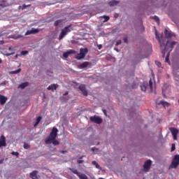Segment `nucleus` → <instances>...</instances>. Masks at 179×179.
Listing matches in <instances>:
<instances>
[{
	"label": "nucleus",
	"mask_w": 179,
	"mask_h": 179,
	"mask_svg": "<svg viewBox=\"0 0 179 179\" xmlns=\"http://www.w3.org/2000/svg\"><path fill=\"white\" fill-rule=\"evenodd\" d=\"M155 36L157 40H158L160 44L162 57L163 58H164V57H166V51L169 50V52H171L173 48H174V45L177 44V42L172 41L171 43H169V41H166V38H162V39H160V37L159 36V35H157V34H155Z\"/></svg>",
	"instance_id": "obj_1"
},
{
	"label": "nucleus",
	"mask_w": 179,
	"mask_h": 179,
	"mask_svg": "<svg viewBox=\"0 0 179 179\" xmlns=\"http://www.w3.org/2000/svg\"><path fill=\"white\" fill-rule=\"evenodd\" d=\"M57 136H58V129H57V127H53L49 136L46 138V139L45 140V143L46 145H50L51 141H54L55 139H57Z\"/></svg>",
	"instance_id": "obj_2"
},
{
	"label": "nucleus",
	"mask_w": 179,
	"mask_h": 179,
	"mask_svg": "<svg viewBox=\"0 0 179 179\" xmlns=\"http://www.w3.org/2000/svg\"><path fill=\"white\" fill-rule=\"evenodd\" d=\"M73 30V28H72V25H69L67 27H65L63 29H62V31L60 33V35L59 36V40H62L68 33H71Z\"/></svg>",
	"instance_id": "obj_3"
},
{
	"label": "nucleus",
	"mask_w": 179,
	"mask_h": 179,
	"mask_svg": "<svg viewBox=\"0 0 179 179\" xmlns=\"http://www.w3.org/2000/svg\"><path fill=\"white\" fill-rule=\"evenodd\" d=\"M179 166V155H176L172 159L169 169H177Z\"/></svg>",
	"instance_id": "obj_4"
},
{
	"label": "nucleus",
	"mask_w": 179,
	"mask_h": 179,
	"mask_svg": "<svg viewBox=\"0 0 179 179\" xmlns=\"http://www.w3.org/2000/svg\"><path fill=\"white\" fill-rule=\"evenodd\" d=\"M88 51L87 48H81L80 53L76 56V59H83V58L86 57V54H87Z\"/></svg>",
	"instance_id": "obj_5"
},
{
	"label": "nucleus",
	"mask_w": 179,
	"mask_h": 179,
	"mask_svg": "<svg viewBox=\"0 0 179 179\" xmlns=\"http://www.w3.org/2000/svg\"><path fill=\"white\" fill-rule=\"evenodd\" d=\"M70 171H72L73 174L78 176V178L80 179H88L87 176L78 171V169L69 168Z\"/></svg>",
	"instance_id": "obj_6"
},
{
	"label": "nucleus",
	"mask_w": 179,
	"mask_h": 179,
	"mask_svg": "<svg viewBox=\"0 0 179 179\" xmlns=\"http://www.w3.org/2000/svg\"><path fill=\"white\" fill-rule=\"evenodd\" d=\"M178 71H179V65L178 64L173 65V75L175 80H177L178 82L179 80V75L177 74V72H178Z\"/></svg>",
	"instance_id": "obj_7"
},
{
	"label": "nucleus",
	"mask_w": 179,
	"mask_h": 179,
	"mask_svg": "<svg viewBox=\"0 0 179 179\" xmlns=\"http://www.w3.org/2000/svg\"><path fill=\"white\" fill-rule=\"evenodd\" d=\"M90 120L91 122H94V124H101L103 122V119L101 117L94 115V117H90Z\"/></svg>",
	"instance_id": "obj_8"
},
{
	"label": "nucleus",
	"mask_w": 179,
	"mask_h": 179,
	"mask_svg": "<svg viewBox=\"0 0 179 179\" xmlns=\"http://www.w3.org/2000/svg\"><path fill=\"white\" fill-rule=\"evenodd\" d=\"M164 34L166 37H162L160 40H162V38H166V40H167V38H171L172 37H176V34H174V33L171 31H169V30L167 29H165Z\"/></svg>",
	"instance_id": "obj_9"
},
{
	"label": "nucleus",
	"mask_w": 179,
	"mask_h": 179,
	"mask_svg": "<svg viewBox=\"0 0 179 179\" xmlns=\"http://www.w3.org/2000/svg\"><path fill=\"white\" fill-rule=\"evenodd\" d=\"M150 166H152V161L150 159L147 160L143 165L145 171H149L150 170Z\"/></svg>",
	"instance_id": "obj_10"
},
{
	"label": "nucleus",
	"mask_w": 179,
	"mask_h": 179,
	"mask_svg": "<svg viewBox=\"0 0 179 179\" xmlns=\"http://www.w3.org/2000/svg\"><path fill=\"white\" fill-rule=\"evenodd\" d=\"M170 131L172 134V136L173 138V141H177V135H178V129L172 127L170 129Z\"/></svg>",
	"instance_id": "obj_11"
},
{
	"label": "nucleus",
	"mask_w": 179,
	"mask_h": 179,
	"mask_svg": "<svg viewBox=\"0 0 179 179\" xmlns=\"http://www.w3.org/2000/svg\"><path fill=\"white\" fill-rule=\"evenodd\" d=\"M40 30H38V29L32 28L31 29L27 31L25 36H29L30 34H37V33Z\"/></svg>",
	"instance_id": "obj_12"
},
{
	"label": "nucleus",
	"mask_w": 179,
	"mask_h": 179,
	"mask_svg": "<svg viewBox=\"0 0 179 179\" xmlns=\"http://www.w3.org/2000/svg\"><path fill=\"white\" fill-rule=\"evenodd\" d=\"M78 89L82 92L83 96H87V90H86V87L85 85H81L78 87Z\"/></svg>",
	"instance_id": "obj_13"
},
{
	"label": "nucleus",
	"mask_w": 179,
	"mask_h": 179,
	"mask_svg": "<svg viewBox=\"0 0 179 179\" xmlns=\"http://www.w3.org/2000/svg\"><path fill=\"white\" fill-rule=\"evenodd\" d=\"M2 146H6V138L4 136L0 137V148H2Z\"/></svg>",
	"instance_id": "obj_14"
},
{
	"label": "nucleus",
	"mask_w": 179,
	"mask_h": 179,
	"mask_svg": "<svg viewBox=\"0 0 179 179\" xmlns=\"http://www.w3.org/2000/svg\"><path fill=\"white\" fill-rule=\"evenodd\" d=\"M71 54H76V51L70 50L63 54L64 58H68Z\"/></svg>",
	"instance_id": "obj_15"
},
{
	"label": "nucleus",
	"mask_w": 179,
	"mask_h": 179,
	"mask_svg": "<svg viewBox=\"0 0 179 179\" xmlns=\"http://www.w3.org/2000/svg\"><path fill=\"white\" fill-rule=\"evenodd\" d=\"M90 65V62H85L83 64H80L78 66L79 69H85V68H87Z\"/></svg>",
	"instance_id": "obj_16"
},
{
	"label": "nucleus",
	"mask_w": 179,
	"mask_h": 179,
	"mask_svg": "<svg viewBox=\"0 0 179 179\" xmlns=\"http://www.w3.org/2000/svg\"><path fill=\"white\" fill-rule=\"evenodd\" d=\"M8 98L3 95L0 94V104L1 106H3L5 103H6Z\"/></svg>",
	"instance_id": "obj_17"
},
{
	"label": "nucleus",
	"mask_w": 179,
	"mask_h": 179,
	"mask_svg": "<svg viewBox=\"0 0 179 179\" xmlns=\"http://www.w3.org/2000/svg\"><path fill=\"white\" fill-rule=\"evenodd\" d=\"M47 89L54 92V90H57V89H58V84H52L49 85Z\"/></svg>",
	"instance_id": "obj_18"
},
{
	"label": "nucleus",
	"mask_w": 179,
	"mask_h": 179,
	"mask_svg": "<svg viewBox=\"0 0 179 179\" xmlns=\"http://www.w3.org/2000/svg\"><path fill=\"white\" fill-rule=\"evenodd\" d=\"M38 172L37 171H33L30 174L29 177L32 179H37V173Z\"/></svg>",
	"instance_id": "obj_19"
},
{
	"label": "nucleus",
	"mask_w": 179,
	"mask_h": 179,
	"mask_svg": "<svg viewBox=\"0 0 179 179\" xmlns=\"http://www.w3.org/2000/svg\"><path fill=\"white\" fill-rule=\"evenodd\" d=\"M21 38H22V36L17 35V34H13L8 37V38H13L14 40H17Z\"/></svg>",
	"instance_id": "obj_20"
},
{
	"label": "nucleus",
	"mask_w": 179,
	"mask_h": 179,
	"mask_svg": "<svg viewBox=\"0 0 179 179\" xmlns=\"http://www.w3.org/2000/svg\"><path fill=\"white\" fill-rule=\"evenodd\" d=\"M29 86V83H22L21 85H19V89H24L25 87H27Z\"/></svg>",
	"instance_id": "obj_21"
},
{
	"label": "nucleus",
	"mask_w": 179,
	"mask_h": 179,
	"mask_svg": "<svg viewBox=\"0 0 179 179\" xmlns=\"http://www.w3.org/2000/svg\"><path fill=\"white\" fill-rule=\"evenodd\" d=\"M117 3H119V1H117L115 0H113L108 2L109 6H115V5H117Z\"/></svg>",
	"instance_id": "obj_22"
},
{
	"label": "nucleus",
	"mask_w": 179,
	"mask_h": 179,
	"mask_svg": "<svg viewBox=\"0 0 179 179\" xmlns=\"http://www.w3.org/2000/svg\"><path fill=\"white\" fill-rule=\"evenodd\" d=\"M92 164H93V166H95L96 169H98L99 170H101V167H100V165L97 163V162L92 161Z\"/></svg>",
	"instance_id": "obj_23"
},
{
	"label": "nucleus",
	"mask_w": 179,
	"mask_h": 179,
	"mask_svg": "<svg viewBox=\"0 0 179 179\" xmlns=\"http://www.w3.org/2000/svg\"><path fill=\"white\" fill-rule=\"evenodd\" d=\"M159 104H162V106H164V107H169V106H170V103H169V102H166L165 101H160Z\"/></svg>",
	"instance_id": "obj_24"
},
{
	"label": "nucleus",
	"mask_w": 179,
	"mask_h": 179,
	"mask_svg": "<svg viewBox=\"0 0 179 179\" xmlns=\"http://www.w3.org/2000/svg\"><path fill=\"white\" fill-rule=\"evenodd\" d=\"M50 143H52L55 146H58V145H59V141L55 138V140H51Z\"/></svg>",
	"instance_id": "obj_25"
},
{
	"label": "nucleus",
	"mask_w": 179,
	"mask_h": 179,
	"mask_svg": "<svg viewBox=\"0 0 179 179\" xmlns=\"http://www.w3.org/2000/svg\"><path fill=\"white\" fill-rule=\"evenodd\" d=\"M169 58H170V52L167 53L166 57L165 58V62H166L167 64H170Z\"/></svg>",
	"instance_id": "obj_26"
},
{
	"label": "nucleus",
	"mask_w": 179,
	"mask_h": 179,
	"mask_svg": "<svg viewBox=\"0 0 179 179\" xmlns=\"http://www.w3.org/2000/svg\"><path fill=\"white\" fill-rule=\"evenodd\" d=\"M40 121H41V116L36 117V122L34 124V127H37L40 124Z\"/></svg>",
	"instance_id": "obj_27"
},
{
	"label": "nucleus",
	"mask_w": 179,
	"mask_h": 179,
	"mask_svg": "<svg viewBox=\"0 0 179 179\" xmlns=\"http://www.w3.org/2000/svg\"><path fill=\"white\" fill-rule=\"evenodd\" d=\"M83 157H85V156H81L79 157V159L77 160V163L78 164H82V163H83V160H82V159H83Z\"/></svg>",
	"instance_id": "obj_28"
},
{
	"label": "nucleus",
	"mask_w": 179,
	"mask_h": 179,
	"mask_svg": "<svg viewBox=\"0 0 179 179\" xmlns=\"http://www.w3.org/2000/svg\"><path fill=\"white\" fill-rule=\"evenodd\" d=\"M149 86H150V90H153V82L152 81V79H150L149 80Z\"/></svg>",
	"instance_id": "obj_29"
},
{
	"label": "nucleus",
	"mask_w": 179,
	"mask_h": 179,
	"mask_svg": "<svg viewBox=\"0 0 179 179\" xmlns=\"http://www.w3.org/2000/svg\"><path fill=\"white\" fill-rule=\"evenodd\" d=\"M61 23H62V20H58L55 22V26H56V27L59 26V24H61Z\"/></svg>",
	"instance_id": "obj_30"
},
{
	"label": "nucleus",
	"mask_w": 179,
	"mask_h": 179,
	"mask_svg": "<svg viewBox=\"0 0 179 179\" xmlns=\"http://www.w3.org/2000/svg\"><path fill=\"white\" fill-rule=\"evenodd\" d=\"M152 19H154V20H155V22H157L158 24L160 23V20L159 19V17L154 16V17H152Z\"/></svg>",
	"instance_id": "obj_31"
},
{
	"label": "nucleus",
	"mask_w": 179,
	"mask_h": 179,
	"mask_svg": "<svg viewBox=\"0 0 179 179\" xmlns=\"http://www.w3.org/2000/svg\"><path fill=\"white\" fill-rule=\"evenodd\" d=\"M102 17L104 19L103 22H108V20H110L109 16L103 15Z\"/></svg>",
	"instance_id": "obj_32"
},
{
	"label": "nucleus",
	"mask_w": 179,
	"mask_h": 179,
	"mask_svg": "<svg viewBox=\"0 0 179 179\" xmlns=\"http://www.w3.org/2000/svg\"><path fill=\"white\" fill-rule=\"evenodd\" d=\"M141 89L142 92H146V85L145 84L142 85L141 86Z\"/></svg>",
	"instance_id": "obj_33"
},
{
	"label": "nucleus",
	"mask_w": 179,
	"mask_h": 179,
	"mask_svg": "<svg viewBox=\"0 0 179 179\" xmlns=\"http://www.w3.org/2000/svg\"><path fill=\"white\" fill-rule=\"evenodd\" d=\"M174 150H176V144L175 143H172L171 151V152H174Z\"/></svg>",
	"instance_id": "obj_34"
},
{
	"label": "nucleus",
	"mask_w": 179,
	"mask_h": 179,
	"mask_svg": "<svg viewBox=\"0 0 179 179\" xmlns=\"http://www.w3.org/2000/svg\"><path fill=\"white\" fill-rule=\"evenodd\" d=\"M27 54H29V51L27 50H23L21 52V55H27Z\"/></svg>",
	"instance_id": "obj_35"
},
{
	"label": "nucleus",
	"mask_w": 179,
	"mask_h": 179,
	"mask_svg": "<svg viewBox=\"0 0 179 179\" xmlns=\"http://www.w3.org/2000/svg\"><path fill=\"white\" fill-rule=\"evenodd\" d=\"M91 150H92V152H95V153H97V152H99V149L96 148V147L92 148L91 149Z\"/></svg>",
	"instance_id": "obj_36"
},
{
	"label": "nucleus",
	"mask_w": 179,
	"mask_h": 179,
	"mask_svg": "<svg viewBox=\"0 0 179 179\" xmlns=\"http://www.w3.org/2000/svg\"><path fill=\"white\" fill-rule=\"evenodd\" d=\"M20 71H22V69H18L16 71H12V73H14V74L19 73H20Z\"/></svg>",
	"instance_id": "obj_37"
},
{
	"label": "nucleus",
	"mask_w": 179,
	"mask_h": 179,
	"mask_svg": "<svg viewBox=\"0 0 179 179\" xmlns=\"http://www.w3.org/2000/svg\"><path fill=\"white\" fill-rule=\"evenodd\" d=\"M155 64L158 68H160V66H162V63H160V62H155Z\"/></svg>",
	"instance_id": "obj_38"
},
{
	"label": "nucleus",
	"mask_w": 179,
	"mask_h": 179,
	"mask_svg": "<svg viewBox=\"0 0 179 179\" xmlns=\"http://www.w3.org/2000/svg\"><path fill=\"white\" fill-rule=\"evenodd\" d=\"M30 148V145L27 143L24 144V149H29Z\"/></svg>",
	"instance_id": "obj_39"
},
{
	"label": "nucleus",
	"mask_w": 179,
	"mask_h": 179,
	"mask_svg": "<svg viewBox=\"0 0 179 179\" xmlns=\"http://www.w3.org/2000/svg\"><path fill=\"white\" fill-rule=\"evenodd\" d=\"M11 155H13V156H17H17H19V152H11Z\"/></svg>",
	"instance_id": "obj_40"
},
{
	"label": "nucleus",
	"mask_w": 179,
	"mask_h": 179,
	"mask_svg": "<svg viewBox=\"0 0 179 179\" xmlns=\"http://www.w3.org/2000/svg\"><path fill=\"white\" fill-rule=\"evenodd\" d=\"M121 43H122L121 41V40H118V41H117L115 45H120V44H121Z\"/></svg>",
	"instance_id": "obj_41"
},
{
	"label": "nucleus",
	"mask_w": 179,
	"mask_h": 179,
	"mask_svg": "<svg viewBox=\"0 0 179 179\" xmlns=\"http://www.w3.org/2000/svg\"><path fill=\"white\" fill-rule=\"evenodd\" d=\"M13 54H15V52L6 53V57H10V55H13Z\"/></svg>",
	"instance_id": "obj_42"
},
{
	"label": "nucleus",
	"mask_w": 179,
	"mask_h": 179,
	"mask_svg": "<svg viewBox=\"0 0 179 179\" xmlns=\"http://www.w3.org/2000/svg\"><path fill=\"white\" fill-rule=\"evenodd\" d=\"M123 40H124V43H128V38L127 37L124 38Z\"/></svg>",
	"instance_id": "obj_43"
},
{
	"label": "nucleus",
	"mask_w": 179,
	"mask_h": 179,
	"mask_svg": "<svg viewBox=\"0 0 179 179\" xmlns=\"http://www.w3.org/2000/svg\"><path fill=\"white\" fill-rule=\"evenodd\" d=\"M5 85H6V81H3L0 84L1 86H5Z\"/></svg>",
	"instance_id": "obj_44"
},
{
	"label": "nucleus",
	"mask_w": 179,
	"mask_h": 179,
	"mask_svg": "<svg viewBox=\"0 0 179 179\" xmlns=\"http://www.w3.org/2000/svg\"><path fill=\"white\" fill-rule=\"evenodd\" d=\"M26 8H27V6H26V5L24 4V5L22 6V10H23V9H26Z\"/></svg>",
	"instance_id": "obj_45"
},
{
	"label": "nucleus",
	"mask_w": 179,
	"mask_h": 179,
	"mask_svg": "<svg viewBox=\"0 0 179 179\" xmlns=\"http://www.w3.org/2000/svg\"><path fill=\"white\" fill-rule=\"evenodd\" d=\"M60 153H66V150H60Z\"/></svg>",
	"instance_id": "obj_46"
},
{
	"label": "nucleus",
	"mask_w": 179,
	"mask_h": 179,
	"mask_svg": "<svg viewBox=\"0 0 179 179\" xmlns=\"http://www.w3.org/2000/svg\"><path fill=\"white\" fill-rule=\"evenodd\" d=\"M103 113L105 114V115H107V110H103Z\"/></svg>",
	"instance_id": "obj_47"
},
{
	"label": "nucleus",
	"mask_w": 179,
	"mask_h": 179,
	"mask_svg": "<svg viewBox=\"0 0 179 179\" xmlns=\"http://www.w3.org/2000/svg\"><path fill=\"white\" fill-rule=\"evenodd\" d=\"M5 43L4 41H0V44H3Z\"/></svg>",
	"instance_id": "obj_48"
},
{
	"label": "nucleus",
	"mask_w": 179,
	"mask_h": 179,
	"mask_svg": "<svg viewBox=\"0 0 179 179\" xmlns=\"http://www.w3.org/2000/svg\"><path fill=\"white\" fill-rule=\"evenodd\" d=\"M20 56V55H16L15 58L17 59Z\"/></svg>",
	"instance_id": "obj_49"
},
{
	"label": "nucleus",
	"mask_w": 179,
	"mask_h": 179,
	"mask_svg": "<svg viewBox=\"0 0 179 179\" xmlns=\"http://www.w3.org/2000/svg\"><path fill=\"white\" fill-rule=\"evenodd\" d=\"M67 94H69V92H66L64 94V96H67Z\"/></svg>",
	"instance_id": "obj_50"
},
{
	"label": "nucleus",
	"mask_w": 179,
	"mask_h": 179,
	"mask_svg": "<svg viewBox=\"0 0 179 179\" xmlns=\"http://www.w3.org/2000/svg\"><path fill=\"white\" fill-rule=\"evenodd\" d=\"M3 163V159L0 160V164H2Z\"/></svg>",
	"instance_id": "obj_51"
},
{
	"label": "nucleus",
	"mask_w": 179,
	"mask_h": 179,
	"mask_svg": "<svg viewBox=\"0 0 179 179\" xmlns=\"http://www.w3.org/2000/svg\"><path fill=\"white\" fill-rule=\"evenodd\" d=\"M47 72H48V74H49V75H50V73H52V71H48Z\"/></svg>",
	"instance_id": "obj_52"
},
{
	"label": "nucleus",
	"mask_w": 179,
	"mask_h": 179,
	"mask_svg": "<svg viewBox=\"0 0 179 179\" xmlns=\"http://www.w3.org/2000/svg\"><path fill=\"white\" fill-rule=\"evenodd\" d=\"M99 50H101V45H99Z\"/></svg>",
	"instance_id": "obj_53"
},
{
	"label": "nucleus",
	"mask_w": 179,
	"mask_h": 179,
	"mask_svg": "<svg viewBox=\"0 0 179 179\" xmlns=\"http://www.w3.org/2000/svg\"><path fill=\"white\" fill-rule=\"evenodd\" d=\"M0 64H2V59H0Z\"/></svg>",
	"instance_id": "obj_54"
},
{
	"label": "nucleus",
	"mask_w": 179,
	"mask_h": 179,
	"mask_svg": "<svg viewBox=\"0 0 179 179\" xmlns=\"http://www.w3.org/2000/svg\"><path fill=\"white\" fill-rule=\"evenodd\" d=\"M8 50H9L10 51H11L12 48L10 47V48H8Z\"/></svg>",
	"instance_id": "obj_55"
},
{
	"label": "nucleus",
	"mask_w": 179,
	"mask_h": 179,
	"mask_svg": "<svg viewBox=\"0 0 179 179\" xmlns=\"http://www.w3.org/2000/svg\"><path fill=\"white\" fill-rule=\"evenodd\" d=\"M117 16H118V15H115V17H117Z\"/></svg>",
	"instance_id": "obj_56"
},
{
	"label": "nucleus",
	"mask_w": 179,
	"mask_h": 179,
	"mask_svg": "<svg viewBox=\"0 0 179 179\" xmlns=\"http://www.w3.org/2000/svg\"><path fill=\"white\" fill-rule=\"evenodd\" d=\"M163 96H164V97H165V98H166V94H163Z\"/></svg>",
	"instance_id": "obj_57"
},
{
	"label": "nucleus",
	"mask_w": 179,
	"mask_h": 179,
	"mask_svg": "<svg viewBox=\"0 0 179 179\" xmlns=\"http://www.w3.org/2000/svg\"><path fill=\"white\" fill-rule=\"evenodd\" d=\"M2 36V34L1 33H0V37Z\"/></svg>",
	"instance_id": "obj_58"
},
{
	"label": "nucleus",
	"mask_w": 179,
	"mask_h": 179,
	"mask_svg": "<svg viewBox=\"0 0 179 179\" xmlns=\"http://www.w3.org/2000/svg\"><path fill=\"white\" fill-rule=\"evenodd\" d=\"M99 179H104V178H99Z\"/></svg>",
	"instance_id": "obj_59"
},
{
	"label": "nucleus",
	"mask_w": 179,
	"mask_h": 179,
	"mask_svg": "<svg viewBox=\"0 0 179 179\" xmlns=\"http://www.w3.org/2000/svg\"><path fill=\"white\" fill-rule=\"evenodd\" d=\"M116 50V51H118V49H115Z\"/></svg>",
	"instance_id": "obj_60"
},
{
	"label": "nucleus",
	"mask_w": 179,
	"mask_h": 179,
	"mask_svg": "<svg viewBox=\"0 0 179 179\" xmlns=\"http://www.w3.org/2000/svg\"><path fill=\"white\" fill-rule=\"evenodd\" d=\"M178 103H179V99H178Z\"/></svg>",
	"instance_id": "obj_61"
}]
</instances>
